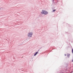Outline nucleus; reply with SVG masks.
Masks as SVG:
<instances>
[{
  "label": "nucleus",
  "mask_w": 73,
  "mask_h": 73,
  "mask_svg": "<svg viewBox=\"0 0 73 73\" xmlns=\"http://www.w3.org/2000/svg\"><path fill=\"white\" fill-rule=\"evenodd\" d=\"M40 13L44 15H47L48 13V12L45 10H42L40 12Z\"/></svg>",
  "instance_id": "1"
},
{
  "label": "nucleus",
  "mask_w": 73,
  "mask_h": 73,
  "mask_svg": "<svg viewBox=\"0 0 73 73\" xmlns=\"http://www.w3.org/2000/svg\"><path fill=\"white\" fill-rule=\"evenodd\" d=\"M33 36V33L32 32H29L27 34V36L29 37H32Z\"/></svg>",
  "instance_id": "2"
},
{
  "label": "nucleus",
  "mask_w": 73,
  "mask_h": 73,
  "mask_svg": "<svg viewBox=\"0 0 73 73\" xmlns=\"http://www.w3.org/2000/svg\"><path fill=\"white\" fill-rule=\"evenodd\" d=\"M70 56V54L69 53H68L67 54V57H68V58H69Z\"/></svg>",
  "instance_id": "3"
},
{
  "label": "nucleus",
  "mask_w": 73,
  "mask_h": 73,
  "mask_svg": "<svg viewBox=\"0 0 73 73\" xmlns=\"http://www.w3.org/2000/svg\"><path fill=\"white\" fill-rule=\"evenodd\" d=\"M38 53V52H36L34 55V56H36V55H37V54Z\"/></svg>",
  "instance_id": "4"
},
{
  "label": "nucleus",
  "mask_w": 73,
  "mask_h": 73,
  "mask_svg": "<svg viewBox=\"0 0 73 73\" xmlns=\"http://www.w3.org/2000/svg\"><path fill=\"white\" fill-rule=\"evenodd\" d=\"M56 11V10H54L52 11V12H55V11Z\"/></svg>",
  "instance_id": "5"
},
{
  "label": "nucleus",
  "mask_w": 73,
  "mask_h": 73,
  "mask_svg": "<svg viewBox=\"0 0 73 73\" xmlns=\"http://www.w3.org/2000/svg\"><path fill=\"white\" fill-rule=\"evenodd\" d=\"M64 56H66V54H64Z\"/></svg>",
  "instance_id": "6"
}]
</instances>
